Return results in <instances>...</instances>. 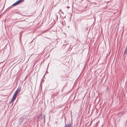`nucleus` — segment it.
<instances>
[{"label": "nucleus", "mask_w": 127, "mask_h": 127, "mask_svg": "<svg viewBox=\"0 0 127 127\" xmlns=\"http://www.w3.org/2000/svg\"><path fill=\"white\" fill-rule=\"evenodd\" d=\"M55 15H56V18H57V20H58V15L56 14Z\"/></svg>", "instance_id": "obj_6"}, {"label": "nucleus", "mask_w": 127, "mask_h": 127, "mask_svg": "<svg viewBox=\"0 0 127 127\" xmlns=\"http://www.w3.org/2000/svg\"><path fill=\"white\" fill-rule=\"evenodd\" d=\"M20 120L21 121V123H22V122L23 121V119L22 118H21L20 119Z\"/></svg>", "instance_id": "obj_5"}, {"label": "nucleus", "mask_w": 127, "mask_h": 127, "mask_svg": "<svg viewBox=\"0 0 127 127\" xmlns=\"http://www.w3.org/2000/svg\"><path fill=\"white\" fill-rule=\"evenodd\" d=\"M43 118H44V119L45 118V116H43Z\"/></svg>", "instance_id": "obj_8"}, {"label": "nucleus", "mask_w": 127, "mask_h": 127, "mask_svg": "<svg viewBox=\"0 0 127 127\" xmlns=\"http://www.w3.org/2000/svg\"><path fill=\"white\" fill-rule=\"evenodd\" d=\"M20 89H19V88H18L16 90L15 92L12 99H11L10 102H12L13 101L15 100L16 98V96L17 95V93L18 92V91H20Z\"/></svg>", "instance_id": "obj_1"}, {"label": "nucleus", "mask_w": 127, "mask_h": 127, "mask_svg": "<svg viewBox=\"0 0 127 127\" xmlns=\"http://www.w3.org/2000/svg\"><path fill=\"white\" fill-rule=\"evenodd\" d=\"M61 11V10H60V11Z\"/></svg>", "instance_id": "obj_10"}, {"label": "nucleus", "mask_w": 127, "mask_h": 127, "mask_svg": "<svg viewBox=\"0 0 127 127\" xmlns=\"http://www.w3.org/2000/svg\"><path fill=\"white\" fill-rule=\"evenodd\" d=\"M71 125L70 124H67V125L65 124L64 127H70Z\"/></svg>", "instance_id": "obj_3"}, {"label": "nucleus", "mask_w": 127, "mask_h": 127, "mask_svg": "<svg viewBox=\"0 0 127 127\" xmlns=\"http://www.w3.org/2000/svg\"><path fill=\"white\" fill-rule=\"evenodd\" d=\"M124 54L127 55V47H126L125 49Z\"/></svg>", "instance_id": "obj_4"}, {"label": "nucleus", "mask_w": 127, "mask_h": 127, "mask_svg": "<svg viewBox=\"0 0 127 127\" xmlns=\"http://www.w3.org/2000/svg\"><path fill=\"white\" fill-rule=\"evenodd\" d=\"M67 44H64V45H67Z\"/></svg>", "instance_id": "obj_7"}, {"label": "nucleus", "mask_w": 127, "mask_h": 127, "mask_svg": "<svg viewBox=\"0 0 127 127\" xmlns=\"http://www.w3.org/2000/svg\"><path fill=\"white\" fill-rule=\"evenodd\" d=\"M24 0H19L15 2V3H14L13 4H12V5L15 6L17 4H19L21 2H24Z\"/></svg>", "instance_id": "obj_2"}, {"label": "nucleus", "mask_w": 127, "mask_h": 127, "mask_svg": "<svg viewBox=\"0 0 127 127\" xmlns=\"http://www.w3.org/2000/svg\"><path fill=\"white\" fill-rule=\"evenodd\" d=\"M67 8H69V7L68 6H67Z\"/></svg>", "instance_id": "obj_9"}]
</instances>
